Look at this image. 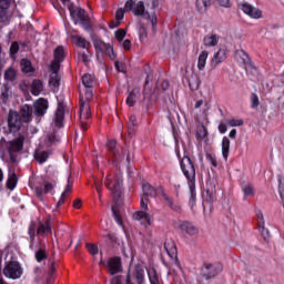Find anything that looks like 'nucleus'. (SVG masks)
<instances>
[{
  "label": "nucleus",
  "instance_id": "59",
  "mask_svg": "<svg viewBox=\"0 0 284 284\" xmlns=\"http://www.w3.org/2000/svg\"><path fill=\"white\" fill-rule=\"evenodd\" d=\"M19 52V42H12L10 45V54L11 57H14Z\"/></svg>",
  "mask_w": 284,
  "mask_h": 284
},
{
  "label": "nucleus",
  "instance_id": "62",
  "mask_svg": "<svg viewBox=\"0 0 284 284\" xmlns=\"http://www.w3.org/2000/svg\"><path fill=\"white\" fill-rule=\"evenodd\" d=\"M134 132H136V124H128V134L130 139L134 136Z\"/></svg>",
  "mask_w": 284,
  "mask_h": 284
},
{
  "label": "nucleus",
  "instance_id": "55",
  "mask_svg": "<svg viewBox=\"0 0 284 284\" xmlns=\"http://www.w3.org/2000/svg\"><path fill=\"white\" fill-rule=\"evenodd\" d=\"M277 181H278V194H280V197L282 199V201H284V184H283V178H282L281 175H278Z\"/></svg>",
  "mask_w": 284,
  "mask_h": 284
},
{
  "label": "nucleus",
  "instance_id": "49",
  "mask_svg": "<svg viewBox=\"0 0 284 284\" xmlns=\"http://www.w3.org/2000/svg\"><path fill=\"white\" fill-rule=\"evenodd\" d=\"M48 141L51 143V145H55V143H61V138L57 132H52L48 135Z\"/></svg>",
  "mask_w": 284,
  "mask_h": 284
},
{
  "label": "nucleus",
  "instance_id": "9",
  "mask_svg": "<svg viewBox=\"0 0 284 284\" xmlns=\"http://www.w3.org/2000/svg\"><path fill=\"white\" fill-rule=\"evenodd\" d=\"M8 130L4 131V134H17L19 130H21V125L23 120L21 119V114L17 111H10L8 114Z\"/></svg>",
  "mask_w": 284,
  "mask_h": 284
},
{
  "label": "nucleus",
  "instance_id": "25",
  "mask_svg": "<svg viewBox=\"0 0 284 284\" xmlns=\"http://www.w3.org/2000/svg\"><path fill=\"white\" fill-rule=\"evenodd\" d=\"M28 234H29V250H31L32 252H34V250H37V247L34 246V241L37 239V223L31 222L29 227H28Z\"/></svg>",
  "mask_w": 284,
  "mask_h": 284
},
{
  "label": "nucleus",
  "instance_id": "12",
  "mask_svg": "<svg viewBox=\"0 0 284 284\" xmlns=\"http://www.w3.org/2000/svg\"><path fill=\"white\" fill-rule=\"evenodd\" d=\"M10 6H12V0H0V30L10 26V17L8 16Z\"/></svg>",
  "mask_w": 284,
  "mask_h": 284
},
{
  "label": "nucleus",
  "instance_id": "24",
  "mask_svg": "<svg viewBox=\"0 0 284 284\" xmlns=\"http://www.w3.org/2000/svg\"><path fill=\"white\" fill-rule=\"evenodd\" d=\"M34 111L32 110V105L30 104H24L20 109V116L23 123H30L32 121V113Z\"/></svg>",
  "mask_w": 284,
  "mask_h": 284
},
{
  "label": "nucleus",
  "instance_id": "32",
  "mask_svg": "<svg viewBox=\"0 0 284 284\" xmlns=\"http://www.w3.org/2000/svg\"><path fill=\"white\" fill-rule=\"evenodd\" d=\"M235 55L237 59L242 60L244 65H252V58L245 52V50H236Z\"/></svg>",
  "mask_w": 284,
  "mask_h": 284
},
{
  "label": "nucleus",
  "instance_id": "21",
  "mask_svg": "<svg viewBox=\"0 0 284 284\" xmlns=\"http://www.w3.org/2000/svg\"><path fill=\"white\" fill-rule=\"evenodd\" d=\"M63 119H65V103L58 102V109L54 118L55 128H63Z\"/></svg>",
  "mask_w": 284,
  "mask_h": 284
},
{
  "label": "nucleus",
  "instance_id": "50",
  "mask_svg": "<svg viewBox=\"0 0 284 284\" xmlns=\"http://www.w3.org/2000/svg\"><path fill=\"white\" fill-rule=\"evenodd\" d=\"M85 248L92 256H97V254H99V246H97L95 244L87 243Z\"/></svg>",
  "mask_w": 284,
  "mask_h": 284
},
{
  "label": "nucleus",
  "instance_id": "11",
  "mask_svg": "<svg viewBox=\"0 0 284 284\" xmlns=\"http://www.w3.org/2000/svg\"><path fill=\"white\" fill-rule=\"evenodd\" d=\"M3 274L4 276H7V278H12L13 281H17V278H21L23 270L21 268L19 262H9L4 266Z\"/></svg>",
  "mask_w": 284,
  "mask_h": 284
},
{
  "label": "nucleus",
  "instance_id": "8",
  "mask_svg": "<svg viewBox=\"0 0 284 284\" xmlns=\"http://www.w3.org/2000/svg\"><path fill=\"white\" fill-rule=\"evenodd\" d=\"M105 187L115 194V196L121 195V187L123 185V176L121 174L110 173L106 176V181L104 183Z\"/></svg>",
  "mask_w": 284,
  "mask_h": 284
},
{
  "label": "nucleus",
  "instance_id": "4",
  "mask_svg": "<svg viewBox=\"0 0 284 284\" xmlns=\"http://www.w3.org/2000/svg\"><path fill=\"white\" fill-rule=\"evenodd\" d=\"M68 10L75 26L80 23V26H82L84 30H90V28H92V24L90 23V14H88V11H85V9L77 7L74 3H69Z\"/></svg>",
  "mask_w": 284,
  "mask_h": 284
},
{
  "label": "nucleus",
  "instance_id": "51",
  "mask_svg": "<svg viewBox=\"0 0 284 284\" xmlns=\"http://www.w3.org/2000/svg\"><path fill=\"white\" fill-rule=\"evenodd\" d=\"M206 161L211 163L212 168H219V161L216 160L215 154L206 153Z\"/></svg>",
  "mask_w": 284,
  "mask_h": 284
},
{
  "label": "nucleus",
  "instance_id": "28",
  "mask_svg": "<svg viewBox=\"0 0 284 284\" xmlns=\"http://www.w3.org/2000/svg\"><path fill=\"white\" fill-rule=\"evenodd\" d=\"M189 88L192 90V92H195V90H199L201 87V78L196 73H192L187 80Z\"/></svg>",
  "mask_w": 284,
  "mask_h": 284
},
{
  "label": "nucleus",
  "instance_id": "30",
  "mask_svg": "<svg viewBox=\"0 0 284 284\" xmlns=\"http://www.w3.org/2000/svg\"><path fill=\"white\" fill-rule=\"evenodd\" d=\"M162 199L165 201L166 205L172 210L173 212H181V205H179L176 202H174V199L169 196L168 194H163Z\"/></svg>",
  "mask_w": 284,
  "mask_h": 284
},
{
  "label": "nucleus",
  "instance_id": "61",
  "mask_svg": "<svg viewBox=\"0 0 284 284\" xmlns=\"http://www.w3.org/2000/svg\"><path fill=\"white\" fill-rule=\"evenodd\" d=\"M251 101H252L251 108L255 109L260 104L258 95H256V93H252Z\"/></svg>",
  "mask_w": 284,
  "mask_h": 284
},
{
  "label": "nucleus",
  "instance_id": "58",
  "mask_svg": "<svg viewBox=\"0 0 284 284\" xmlns=\"http://www.w3.org/2000/svg\"><path fill=\"white\" fill-rule=\"evenodd\" d=\"M93 47L95 48V50H98L99 52H103V48H105V42L101 41V40H95L93 42Z\"/></svg>",
  "mask_w": 284,
  "mask_h": 284
},
{
  "label": "nucleus",
  "instance_id": "42",
  "mask_svg": "<svg viewBox=\"0 0 284 284\" xmlns=\"http://www.w3.org/2000/svg\"><path fill=\"white\" fill-rule=\"evenodd\" d=\"M125 103L129 108H134L136 103V90H132L129 92Z\"/></svg>",
  "mask_w": 284,
  "mask_h": 284
},
{
  "label": "nucleus",
  "instance_id": "19",
  "mask_svg": "<svg viewBox=\"0 0 284 284\" xmlns=\"http://www.w3.org/2000/svg\"><path fill=\"white\" fill-rule=\"evenodd\" d=\"M179 229L182 232H185V234H189V236H196V234H199V227H196L194 223L190 221H180Z\"/></svg>",
  "mask_w": 284,
  "mask_h": 284
},
{
  "label": "nucleus",
  "instance_id": "46",
  "mask_svg": "<svg viewBox=\"0 0 284 284\" xmlns=\"http://www.w3.org/2000/svg\"><path fill=\"white\" fill-rule=\"evenodd\" d=\"M36 261L37 263H42V261H45V258H48V253H45V250L43 248H39L37 252H36Z\"/></svg>",
  "mask_w": 284,
  "mask_h": 284
},
{
  "label": "nucleus",
  "instance_id": "13",
  "mask_svg": "<svg viewBox=\"0 0 284 284\" xmlns=\"http://www.w3.org/2000/svg\"><path fill=\"white\" fill-rule=\"evenodd\" d=\"M239 10H242L244 14H247L251 17V19H261L263 17V11L261 9L255 8L254 6L247 3V2H241L237 6Z\"/></svg>",
  "mask_w": 284,
  "mask_h": 284
},
{
  "label": "nucleus",
  "instance_id": "10",
  "mask_svg": "<svg viewBox=\"0 0 284 284\" xmlns=\"http://www.w3.org/2000/svg\"><path fill=\"white\" fill-rule=\"evenodd\" d=\"M134 278L138 284L145 283V270L141 264H136L133 271H129L125 277V284H134Z\"/></svg>",
  "mask_w": 284,
  "mask_h": 284
},
{
  "label": "nucleus",
  "instance_id": "64",
  "mask_svg": "<svg viewBox=\"0 0 284 284\" xmlns=\"http://www.w3.org/2000/svg\"><path fill=\"white\" fill-rule=\"evenodd\" d=\"M140 41H143L148 38V30L145 28H141L139 31Z\"/></svg>",
  "mask_w": 284,
  "mask_h": 284
},
{
  "label": "nucleus",
  "instance_id": "20",
  "mask_svg": "<svg viewBox=\"0 0 284 284\" xmlns=\"http://www.w3.org/2000/svg\"><path fill=\"white\" fill-rule=\"evenodd\" d=\"M203 199L204 203H209V205L216 203V186L213 184H207L206 190L203 193Z\"/></svg>",
  "mask_w": 284,
  "mask_h": 284
},
{
  "label": "nucleus",
  "instance_id": "31",
  "mask_svg": "<svg viewBox=\"0 0 284 284\" xmlns=\"http://www.w3.org/2000/svg\"><path fill=\"white\" fill-rule=\"evenodd\" d=\"M34 160L40 163V165H43L48 159H50V151H36L34 154Z\"/></svg>",
  "mask_w": 284,
  "mask_h": 284
},
{
  "label": "nucleus",
  "instance_id": "29",
  "mask_svg": "<svg viewBox=\"0 0 284 284\" xmlns=\"http://www.w3.org/2000/svg\"><path fill=\"white\" fill-rule=\"evenodd\" d=\"M195 6L200 14H205L207 8L212 6V0H196Z\"/></svg>",
  "mask_w": 284,
  "mask_h": 284
},
{
  "label": "nucleus",
  "instance_id": "36",
  "mask_svg": "<svg viewBox=\"0 0 284 284\" xmlns=\"http://www.w3.org/2000/svg\"><path fill=\"white\" fill-rule=\"evenodd\" d=\"M164 250L171 258H174V256H176V246L174 245V242H172V240L164 242Z\"/></svg>",
  "mask_w": 284,
  "mask_h": 284
},
{
  "label": "nucleus",
  "instance_id": "41",
  "mask_svg": "<svg viewBox=\"0 0 284 284\" xmlns=\"http://www.w3.org/2000/svg\"><path fill=\"white\" fill-rule=\"evenodd\" d=\"M82 85L84 88H94V75L87 73L82 77Z\"/></svg>",
  "mask_w": 284,
  "mask_h": 284
},
{
  "label": "nucleus",
  "instance_id": "2",
  "mask_svg": "<svg viewBox=\"0 0 284 284\" xmlns=\"http://www.w3.org/2000/svg\"><path fill=\"white\" fill-rule=\"evenodd\" d=\"M92 97H94L92 88H87L84 95L80 94V123L83 132H88V128H90V119L92 116L90 111V101H92Z\"/></svg>",
  "mask_w": 284,
  "mask_h": 284
},
{
  "label": "nucleus",
  "instance_id": "34",
  "mask_svg": "<svg viewBox=\"0 0 284 284\" xmlns=\"http://www.w3.org/2000/svg\"><path fill=\"white\" fill-rule=\"evenodd\" d=\"M43 92V82L41 80H33L31 84V94L39 97Z\"/></svg>",
  "mask_w": 284,
  "mask_h": 284
},
{
  "label": "nucleus",
  "instance_id": "5",
  "mask_svg": "<svg viewBox=\"0 0 284 284\" xmlns=\"http://www.w3.org/2000/svg\"><path fill=\"white\" fill-rule=\"evenodd\" d=\"M125 12H133L135 17H143V14H145V3L143 1L136 3L134 0H128L124 4V9L120 8L115 12V20L118 23L123 21Z\"/></svg>",
  "mask_w": 284,
  "mask_h": 284
},
{
  "label": "nucleus",
  "instance_id": "47",
  "mask_svg": "<svg viewBox=\"0 0 284 284\" xmlns=\"http://www.w3.org/2000/svg\"><path fill=\"white\" fill-rule=\"evenodd\" d=\"M189 190H190V203L192 205H194V203H196V183H193V186H191V184H189Z\"/></svg>",
  "mask_w": 284,
  "mask_h": 284
},
{
  "label": "nucleus",
  "instance_id": "48",
  "mask_svg": "<svg viewBox=\"0 0 284 284\" xmlns=\"http://www.w3.org/2000/svg\"><path fill=\"white\" fill-rule=\"evenodd\" d=\"M227 125H230V128H241V125H243L244 121L241 119H229L226 120Z\"/></svg>",
  "mask_w": 284,
  "mask_h": 284
},
{
  "label": "nucleus",
  "instance_id": "18",
  "mask_svg": "<svg viewBox=\"0 0 284 284\" xmlns=\"http://www.w3.org/2000/svg\"><path fill=\"white\" fill-rule=\"evenodd\" d=\"M227 48H220L217 52L214 53L212 60H211V65L213 68H216V65H220V63H223L227 59L229 54Z\"/></svg>",
  "mask_w": 284,
  "mask_h": 284
},
{
  "label": "nucleus",
  "instance_id": "43",
  "mask_svg": "<svg viewBox=\"0 0 284 284\" xmlns=\"http://www.w3.org/2000/svg\"><path fill=\"white\" fill-rule=\"evenodd\" d=\"M17 79V71L14 70V68L9 67L6 71H4V81H14Z\"/></svg>",
  "mask_w": 284,
  "mask_h": 284
},
{
  "label": "nucleus",
  "instance_id": "27",
  "mask_svg": "<svg viewBox=\"0 0 284 284\" xmlns=\"http://www.w3.org/2000/svg\"><path fill=\"white\" fill-rule=\"evenodd\" d=\"M72 182L70 181V178H68V184L64 189V191L62 192L58 203H57V207H61V205H63L65 203V199H68V196H70V194H72Z\"/></svg>",
  "mask_w": 284,
  "mask_h": 284
},
{
  "label": "nucleus",
  "instance_id": "56",
  "mask_svg": "<svg viewBox=\"0 0 284 284\" xmlns=\"http://www.w3.org/2000/svg\"><path fill=\"white\" fill-rule=\"evenodd\" d=\"M49 85H51L52 88H59V85H61V80L57 75L51 77L49 80Z\"/></svg>",
  "mask_w": 284,
  "mask_h": 284
},
{
  "label": "nucleus",
  "instance_id": "6",
  "mask_svg": "<svg viewBox=\"0 0 284 284\" xmlns=\"http://www.w3.org/2000/svg\"><path fill=\"white\" fill-rule=\"evenodd\" d=\"M180 168L187 181V185L194 186V183H196V165L185 151L184 156L180 161Z\"/></svg>",
  "mask_w": 284,
  "mask_h": 284
},
{
  "label": "nucleus",
  "instance_id": "44",
  "mask_svg": "<svg viewBox=\"0 0 284 284\" xmlns=\"http://www.w3.org/2000/svg\"><path fill=\"white\" fill-rule=\"evenodd\" d=\"M74 39L75 45H78V48H82L83 50H88V48H90V42H88V40H85L81 36H75Z\"/></svg>",
  "mask_w": 284,
  "mask_h": 284
},
{
  "label": "nucleus",
  "instance_id": "53",
  "mask_svg": "<svg viewBox=\"0 0 284 284\" xmlns=\"http://www.w3.org/2000/svg\"><path fill=\"white\" fill-rule=\"evenodd\" d=\"M125 34H128V31H125V29H118L114 32L115 39L120 42L123 41V39H125Z\"/></svg>",
  "mask_w": 284,
  "mask_h": 284
},
{
  "label": "nucleus",
  "instance_id": "1",
  "mask_svg": "<svg viewBox=\"0 0 284 284\" xmlns=\"http://www.w3.org/2000/svg\"><path fill=\"white\" fill-rule=\"evenodd\" d=\"M142 192L143 195L140 202L141 211L133 213V220L140 221L142 225H152V220L148 214V203H150V199H148V196L151 199H156V189L146 182L142 184Z\"/></svg>",
  "mask_w": 284,
  "mask_h": 284
},
{
  "label": "nucleus",
  "instance_id": "23",
  "mask_svg": "<svg viewBox=\"0 0 284 284\" xmlns=\"http://www.w3.org/2000/svg\"><path fill=\"white\" fill-rule=\"evenodd\" d=\"M219 41H221V36L216 33L206 34L203 38V44L205 48H216V45H219Z\"/></svg>",
  "mask_w": 284,
  "mask_h": 284
},
{
  "label": "nucleus",
  "instance_id": "35",
  "mask_svg": "<svg viewBox=\"0 0 284 284\" xmlns=\"http://www.w3.org/2000/svg\"><path fill=\"white\" fill-rule=\"evenodd\" d=\"M146 273L149 276V281L151 284H161V281L159 280V273L156 272V268L149 267L146 268Z\"/></svg>",
  "mask_w": 284,
  "mask_h": 284
},
{
  "label": "nucleus",
  "instance_id": "22",
  "mask_svg": "<svg viewBox=\"0 0 284 284\" xmlns=\"http://www.w3.org/2000/svg\"><path fill=\"white\" fill-rule=\"evenodd\" d=\"M52 190H54V185L48 181H44V186H36L34 193L40 201H43V195L50 194Z\"/></svg>",
  "mask_w": 284,
  "mask_h": 284
},
{
  "label": "nucleus",
  "instance_id": "16",
  "mask_svg": "<svg viewBox=\"0 0 284 284\" xmlns=\"http://www.w3.org/2000/svg\"><path fill=\"white\" fill-rule=\"evenodd\" d=\"M108 268L111 276H115V274H119L123 271V264L121 263V257L115 256L111 257L108 261Z\"/></svg>",
  "mask_w": 284,
  "mask_h": 284
},
{
  "label": "nucleus",
  "instance_id": "26",
  "mask_svg": "<svg viewBox=\"0 0 284 284\" xmlns=\"http://www.w3.org/2000/svg\"><path fill=\"white\" fill-rule=\"evenodd\" d=\"M241 190L243 192V201H247V196H254V184L250 182H242L241 183Z\"/></svg>",
  "mask_w": 284,
  "mask_h": 284
},
{
  "label": "nucleus",
  "instance_id": "7",
  "mask_svg": "<svg viewBox=\"0 0 284 284\" xmlns=\"http://www.w3.org/2000/svg\"><path fill=\"white\" fill-rule=\"evenodd\" d=\"M223 272V264L221 262L207 263L205 262L201 266V276L205 278V281H211V278H216L219 274Z\"/></svg>",
  "mask_w": 284,
  "mask_h": 284
},
{
  "label": "nucleus",
  "instance_id": "17",
  "mask_svg": "<svg viewBox=\"0 0 284 284\" xmlns=\"http://www.w3.org/2000/svg\"><path fill=\"white\" fill-rule=\"evenodd\" d=\"M52 217L49 215L45 222H40L36 229L37 236H43V234H52Z\"/></svg>",
  "mask_w": 284,
  "mask_h": 284
},
{
  "label": "nucleus",
  "instance_id": "37",
  "mask_svg": "<svg viewBox=\"0 0 284 284\" xmlns=\"http://www.w3.org/2000/svg\"><path fill=\"white\" fill-rule=\"evenodd\" d=\"M17 183H19V178L17 176V173H9L7 179V190H14V187H17Z\"/></svg>",
  "mask_w": 284,
  "mask_h": 284
},
{
  "label": "nucleus",
  "instance_id": "40",
  "mask_svg": "<svg viewBox=\"0 0 284 284\" xmlns=\"http://www.w3.org/2000/svg\"><path fill=\"white\" fill-rule=\"evenodd\" d=\"M209 52L207 51H202L199 55L197 59V69L199 70H205V63H207V57H209Z\"/></svg>",
  "mask_w": 284,
  "mask_h": 284
},
{
  "label": "nucleus",
  "instance_id": "33",
  "mask_svg": "<svg viewBox=\"0 0 284 284\" xmlns=\"http://www.w3.org/2000/svg\"><path fill=\"white\" fill-rule=\"evenodd\" d=\"M230 138L224 136L222 139V156L224 161H227L230 159Z\"/></svg>",
  "mask_w": 284,
  "mask_h": 284
},
{
  "label": "nucleus",
  "instance_id": "38",
  "mask_svg": "<svg viewBox=\"0 0 284 284\" xmlns=\"http://www.w3.org/2000/svg\"><path fill=\"white\" fill-rule=\"evenodd\" d=\"M53 57L55 61H60L61 63L65 61V49L63 45H59L54 49Z\"/></svg>",
  "mask_w": 284,
  "mask_h": 284
},
{
  "label": "nucleus",
  "instance_id": "45",
  "mask_svg": "<svg viewBox=\"0 0 284 284\" xmlns=\"http://www.w3.org/2000/svg\"><path fill=\"white\" fill-rule=\"evenodd\" d=\"M104 54H108L111 61H114L116 59V53L114 52V48L110 43L104 44Z\"/></svg>",
  "mask_w": 284,
  "mask_h": 284
},
{
  "label": "nucleus",
  "instance_id": "57",
  "mask_svg": "<svg viewBox=\"0 0 284 284\" xmlns=\"http://www.w3.org/2000/svg\"><path fill=\"white\" fill-rule=\"evenodd\" d=\"M258 231L261 232L264 241H267V239H270V230L265 227V224L263 226H258Z\"/></svg>",
  "mask_w": 284,
  "mask_h": 284
},
{
  "label": "nucleus",
  "instance_id": "54",
  "mask_svg": "<svg viewBox=\"0 0 284 284\" xmlns=\"http://www.w3.org/2000/svg\"><path fill=\"white\" fill-rule=\"evenodd\" d=\"M51 70L53 72V74H58L59 73V70L61 69V61L59 60H53L51 62Z\"/></svg>",
  "mask_w": 284,
  "mask_h": 284
},
{
  "label": "nucleus",
  "instance_id": "39",
  "mask_svg": "<svg viewBox=\"0 0 284 284\" xmlns=\"http://www.w3.org/2000/svg\"><path fill=\"white\" fill-rule=\"evenodd\" d=\"M20 65L24 74H30V72H34V68H32V62L29 59H22Z\"/></svg>",
  "mask_w": 284,
  "mask_h": 284
},
{
  "label": "nucleus",
  "instance_id": "15",
  "mask_svg": "<svg viewBox=\"0 0 284 284\" xmlns=\"http://www.w3.org/2000/svg\"><path fill=\"white\" fill-rule=\"evenodd\" d=\"M33 108V113L36 116H45V113L48 112V108H50V105L45 98H40L34 102Z\"/></svg>",
  "mask_w": 284,
  "mask_h": 284
},
{
  "label": "nucleus",
  "instance_id": "63",
  "mask_svg": "<svg viewBox=\"0 0 284 284\" xmlns=\"http://www.w3.org/2000/svg\"><path fill=\"white\" fill-rule=\"evenodd\" d=\"M221 8H232V2L230 0H217Z\"/></svg>",
  "mask_w": 284,
  "mask_h": 284
},
{
  "label": "nucleus",
  "instance_id": "60",
  "mask_svg": "<svg viewBox=\"0 0 284 284\" xmlns=\"http://www.w3.org/2000/svg\"><path fill=\"white\" fill-rule=\"evenodd\" d=\"M256 216H257L258 227H263V225H265V217L263 216V212L257 211Z\"/></svg>",
  "mask_w": 284,
  "mask_h": 284
},
{
  "label": "nucleus",
  "instance_id": "52",
  "mask_svg": "<svg viewBox=\"0 0 284 284\" xmlns=\"http://www.w3.org/2000/svg\"><path fill=\"white\" fill-rule=\"evenodd\" d=\"M112 214H113L118 225H123V219L121 217V213L114 206H112Z\"/></svg>",
  "mask_w": 284,
  "mask_h": 284
},
{
  "label": "nucleus",
  "instance_id": "14",
  "mask_svg": "<svg viewBox=\"0 0 284 284\" xmlns=\"http://www.w3.org/2000/svg\"><path fill=\"white\" fill-rule=\"evenodd\" d=\"M7 145V151L8 152H22L23 151V145H26V136L22 134L18 135L16 139L11 141H4Z\"/></svg>",
  "mask_w": 284,
  "mask_h": 284
},
{
  "label": "nucleus",
  "instance_id": "3",
  "mask_svg": "<svg viewBox=\"0 0 284 284\" xmlns=\"http://www.w3.org/2000/svg\"><path fill=\"white\" fill-rule=\"evenodd\" d=\"M106 149L114 168L119 170V165L123 162L126 163V165H130V152L123 148H120L119 150V146H116V140H109L106 142Z\"/></svg>",
  "mask_w": 284,
  "mask_h": 284
}]
</instances>
